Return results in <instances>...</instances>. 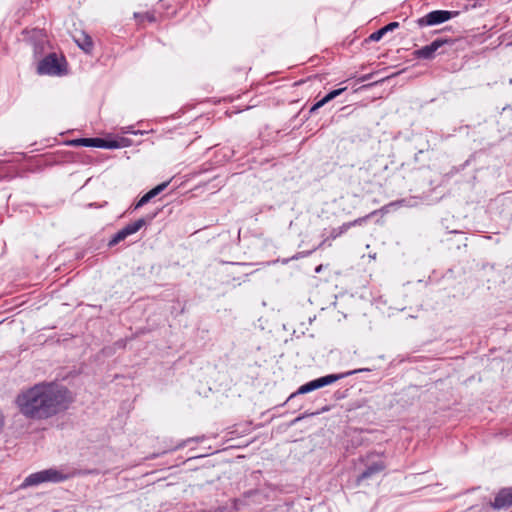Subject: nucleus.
<instances>
[{"mask_svg": "<svg viewBox=\"0 0 512 512\" xmlns=\"http://www.w3.org/2000/svg\"><path fill=\"white\" fill-rule=\"evenodd\" d=\"M99 138H78L69 141V145L76 147H96L98 148Z\"/></svg>", "mask_w": 512, "mask_h": 512, "instance_id": "nucleus-16", "label": "nucleus"}, {"mask_svg": "<svg viewBox=\"0 0 512 512\" xmlns=\"http://www.w3.org/2000/svg\"><path fill=\"white\" fill-rule=\"evenodd\" d=\"M376 213H377V211H373V212H371V213H369V214H367V215H365V216H363V217H359V218L354 219V220H352V221L345 222V225H346V227H347V230H349V229H350V228H352V227H356V226H361V225H363L364 223H366V222H367V220H368L370 217L374 216Z\"/></svg>", "mask_w": 512, "mask_h": 512, "instance_id": "nucleus-18", "label": "nucleus"}, {"mask_svg": "<svg viewBox=\"0 0 512 512\" xmlns=\"http://www.w3.org/2000/svg\"><path fill=\"white\" fill-rule=\"evenodd\" d=\"M156 214H153L152 216L149 217L150 220H152L154 217H155Z\"/></svg>", "mask_w": 512, "mask_h": 512, "instance_id": "nucleus-22", "label": "nucleus"}, {"mask_svg": "<svg viewBox=\"0 0 512 512\" xmlns=\"http://www.w3.org/2000/svg\"><path fill=\"white\" fill-rule=\"evenodd\" d=\"M125 146L124 144L120 143L117 140H106L103 138H99L98 140V148H105V149H116Z\"/></svg>", "mask_w": 512, "mask_h": 512, "instance_id": "nucleus-17", "label": "nucleus"}, {"mask_svg": "<svg viewBox=\"0 0 512 512\" xmlns=\"http://www.w3.org/2000/svg\"><path fill=\"white\" fill-rule=\"evenodd\" d=\"M452 39L438 38L432 41L429 45H426L420 49L413 51L412 55L415 59L432 60L435 57V53L445 44H453Z\"/></svg>", "mask_w": 512, "mask_h": 512, "instance_id": "nucleus-8", "label": "nucleus"}, {"mask_svg": "<svg viewBox=\"0 0 512 512\" xmlns=\"http://www.w3.org/2000/svg\"><path fill=\"white\" fill-rule=\"evenodd\" d=\"M73 398L70 391L56 383H39L16 398L19 411L26 418L44 420L68 409Z\"/></svg>", "mask_w": 512, "mask_h": 512, "instance_id": "nucleus-1", "label": "nucleus"}, {"mask_svg": "<svg viewBox=\"0 0 512 512\" xmlns=\"http://www.w3.org/2000/svg\"><path fill=\"white\" fill-rule=\"evenodd\" d=\"M360 461L364 464L365 469L357 476L356 485H360L363 481L373 478L386 469L383 455L379 453H367Z\"/></svg>", "mask_w": 512, "mask_h": 512, "instance_id": "nucleus-4", "label": "nucleus"}, {"mask_svg": "<svg viewBox=\"0 0 512 512\" xmlns=\"http://www.w3.org/2000/svg\"><path fill=\"white\" fill-rule=\"evenodd\" d=\"M107 205H108V202L104 201V202H102L100 204H98V203H89L87 205V207H89V208H103V207H105Z\"/></svg>", "mask_w": 512, "mask_h": 512, "instance_id": "nucleus-20", "label": "nucleus"}, {"mask_svg": "<svg viewBox=\"0 0 512 512\" xmlns=\"http://www.w3.org/2000/svg\"><path fill=\"white\" fill-rule=\"evenodd\" d=\"M458 11L434 10L418 19L420 27L441 24L458 15Z\"/></svg>", "mask_w": 512, "mask_h": 512, "instance_id": "nucleus-7", "label": "nucleus"}, {"mask_svg": "<svg viewBox=\"0 0 512 512\" xmlns=\"http://www.w3.org/2000/svg\"><path fill=\"white\" fill-rule=\"evenodd\" d=\"M36 72L38 75L64 76L68 73V63L63 54L51 52L40 57Z\"/></svg>", "mask_w": 512, "mask_h": 512, "instance_id": "nucleus-2", "label": "nucleus"}, {"mask_svg": "<svg viewBox=\"0 0 512 512\" xmlns=\"http://www.w3.org/2000/svg\"><path fill=\"white\" fill-rule=\"evenodd\" d=\"M145 224L146 220L144 218H140L132 223L127 224L112 236L108 242V246L113 247L117 245L121 241L125 240L128 236L138 232Z\"/></svg>", "mask_w": 512, "mask_h": 512, "instance_id": "nucleus-9", "label": "nucleus"}, {"mask_svg": "<svg viewBox=\"0 0 512 512\" xmlns=\"http://www.w3.org/2000/svg\"><path fill=\"white\" fill-rule=\"evenodd\" d=\"M346 88H339L330 91L326 96H324L321 100L317 101L309 110L310 114H313L315 111H317L319 108L324 106L329 101L333 100L337 96H339L343 91H345Z\"/></svg>", "mask_w": 512, "mask_h": 512, "instance_id": "nucleus-14", "label": "nucleus"}, {"mask_svg": "<svg viewBox=\"0 0 512 512\" xmlns=\"http://www.w3.org/2000/svg\"><path fill=\"white\" fill-rule=\"evenodd\" d=\"M77 46L85 53H91L94 47L93 40L90 35L81 32L78 37L74 38Z\"/></svg>", "mask_w": 512, "mask_h": 512, "instance_id": "nucleus-13", "label": "nucleus"}, {"mask_svg": "<svg viewBox=\"0 0 512 512\" xmlns=\"http://www.w3.org/2000/svg\"><path fill=\"white\" fill-rule=\"evenodd\" d=\"M509 45H511V46H512V41L509 43Z\"/></svg>", "mask_w": 512, "mask_h": 512, "instance_id": "nucleus-23", "label": "nucleus"}, {"mask_svg": "<svg viewBox=\"0 0 512 512\" xmlns=\"http://www.w3.org/2000/svg\"><path fill=\"white\" fill-rule=\"evenodd\" d=\"M399 27L398 22H390L389 24L385 25L384 27L380 28L379 30L373 32L369 39L371 41L377 42L379 41L387 32L393 31L394 29Z\"/></svg>", "mask_w": 512, "mask_h": 512, "instance_id": "nucleus-15", "label": "nucleus"}, {"mask_svg": "<svg viewBox=\"0 0 512 512\" xmlns=\"http://www.w3.org/2000/svg\"><path fill=\"white\" fill-rule=\"evenodd\" d=\"M347 231L348 230H347V227H346L345 223H343L341 226H339L337 228H332L330 233H329V235L326 236V237H323V240L321 241V243L316 248H314L313 250L308 251V252L299 253L294 258L298 259L300 257L309 256L313 251H315V250H317L319 248H322L325 245L331 246V242L332 241H334L335 239L341 237Z\"/></svg>", "mask_w": 512, "mask_h": 512, "instance_id": "nucleus-10", "label": "nucleus"}, {"mask_svg": "<svg viewBox=\"0 0 512 512\" xmlns=\"http://www.w3.org/2000/svg\"><path fill=\"white\" fill-rule=\"evenodd\" d=\"M491 507L497 510L508 508L512 506V486L505 487L499 490L495 495L494 500L491 502Z\"/></svg>", "mask_w": 512, "mask_h": 512, "instance_id": "nucleus-11", "label": "nucleus"}, {"mask_svg": "<svg viewBox=\"0 0 512 512\" xmlns=\"http://www.w3.org/2000/svg\"><path fill=\"white\" fill-rule=\"evenodd\" d=\"M134 18L137 20L139 24H142L144 21H148L150 23L156 22V17L153 12H145V13H134Z\"/></svg>", "mask_w": 512, "mask_h": 512, "instance_id": "nucleus-19", "label": "nucleus"}, {"mask_svg": "<svg viewBox=\"0 0 512 512\" xmlns=\"http://www.w3.org/2000/svg\"><path fill=\"white\" fill-rule=\"evenodd\" d=\"M362 371H366V369H355V370H351V371H347V372H343V373L329 374V375H325L323 377L314 379L312 381H309V382L301 385L297 389V391L292 393L287 398L286 402L292 400L294 397H296L298 395H302V394H306V393L312 392V391H314L316 389H319V388H322L324 386L330 385V384H332V383H334V382H336L338 380L344 379V378H346L348 376L360 373Z\"/></svg>", "mask_w": 512, "mask_h": 512, "instance_id": "nucleus-3", "label": "nucleus"}, {"mask_svg": "<svg viewBox=\"0 0 512 512\" xmlns=\"http://www.w3.org/2000/svg\"><path fill=\"white\" fill-rule=\"evenodd\" d=\"M320 270H321L320 266L316 268V272H320Z\"/></svg>", "mask_w": 512, "mask_h": 512, "instance_id": "nucleus-21", "label": "nucleus"}, {"mask_svg": "<svg viewBox=\"0 0 512 512\" xmlns=\"http://www.w3.org/2000/svg\"><path fill=\"white\" fill-rule=\"evenodd\" d=\"M167 186L168 182H163L154 187L153 189H151L150 191H148L133 205V210H138L139 208L146 205L152 198L160 194Z\"/></svg>", "mask_w": 512, "mask_h": 512, "instance_id": "nucleus-12", "label": "nucleus"}, {"mask_svg": "<svg viewBox=\"0 0 512 512\" xmlns=\"http://www.w3.org/2000/svg\"><path fill=\"white\" fill-rule=\"evenodd\" d=\"M75 475V472L65 474L55 468H49L30 474L25 478L22 486H36L44 482L60 483Z\"/></svg>", "mask_w": 512, "mask_h": 512, "instance_id": "nucleus-5", "label": "nucleus"}, {"mask_svg": "<svg viewBox=\"0 0 512 512\" xmlns=\"http://www.w3.org/2000/svg\"><path fill=\"white\" fill-rule=\"evenodd\" d=\"M22 34L24 40L32 46L34 58L42 57L49 46L45 31L38 28L25 29Z\"/></svg>", "mask_w": 512, "mask_h": 512, "instance_id": "nucleus-6", "label": "nucleus"}]
</instances>
